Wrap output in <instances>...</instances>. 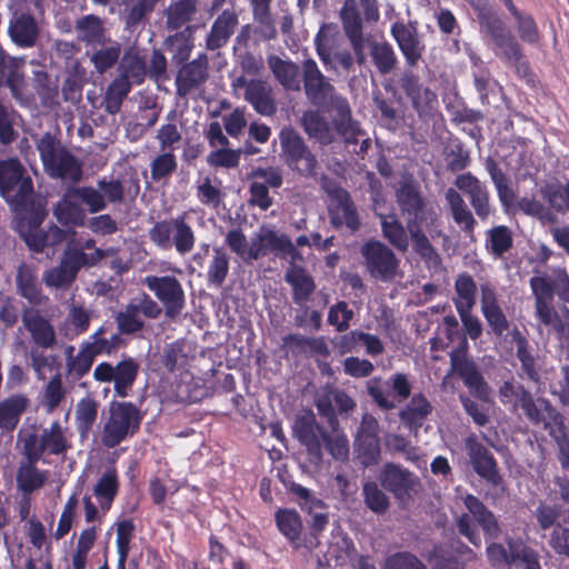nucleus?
I'll use <instances>...</instances> for the list:
<instances>
[{"mask_svg": "<svg viewBox=\"0 0 569 569\" xmlns=\"http://www.w3.org/2000/svg\"><path fill=\"white\" fill-rule=\"evenodd\" d=\"M396 200L406 219L413 251L428 270H440L441 256L423 231L426 228L432 239L441 237L448 240V236L439 228L440 217L436 208L422 196L420 187L411 181L400 184L396 191Z\"/></svg>", "mask_w": 569, "mask_h": 569, "instance_id": "nucleus-1", "label": "nucleus"}, {"mask_svg": "<svg viewBox=\"0 0 569 569\" xmlns=\"http://www.w3.org/2000/svg\"><path fill=\"white\" fill-rule=\"evenodd\" d=\"M499 398L503 405L520 409L526 420L533 427H541L558 447L561 468L569 470V427L565 416L545 397H535L523 385L513 379L499 387Z\"/></svg>", "mask_w": 569, "mask_h": 569, "instance_id": "nucleus-2", "label": "nucleus"}, {"mask_svg": "<svg viewBox=\"0 0 569 569\" xmlns=\"http://www.w3.org/2000/svg\"><path fill=\"white\" fill-rule=\"evenodd\" d=\"M343 32L351 46L348 49L331 52L332 39L338 33L335 23H325L315 37L316 52L327 70L350 73L355 63L363 66L367 61L366 37L363 33V19L356 0H345L339 11Z\"/></svg>", "mask_w": 569, "mask_h": 569, "instance_id": "nucleus-3", "label": "nucleus"}, {"mask_svg": "<svg viewBox=\"0 0 569 569\" xmlns=\"http://www.w3.org/2000/svg\"><path fill=\"white\" fill-rule=\"evenodd\" d=\"M390 33L403 56L407 67L410 68L400 74L399 87L418 117L425 121L430 120L438 108V96L431 88L425 86L420 81V77L411 70L421 60L426 46L413 23L396 21L391 24Z\"/></svg>", "mask_w": 569, "mask_h": 569, "instance_id": "nucleus-4", "label": "nucleus"}, {"mask_svg": "<svg viewBox=\"0 0 569 569\" xmlns=\"http://www.w3.org/2000/svg\"><path fill=\"white\" fill-rule=\"evenodd\" d=\"M529 286L535 299L536 319L543 326L552 327L562 332L563 322L553 307L555 296L563 303H569V276L565 269L558 270L553 276L543 272L533 276Z\"/></svg>", "mask_w": 569, "mask_h": 569, "instance_id": "nucleus-5", "label": "nucleus"}, {"mask_svg": "<svg viewBox=\"0 0 569 569\" xmlns=\"http://www.w3.org/2000/svg\"><path fill=\"white\" fill-rule=\"evenodd\" d=\"M33 180L17 157L0 160V196L18 214L34 207Z\"/></svg>", "mask_w": 569, "mask_h": 569, "instance_id": "nucleus-6", "label": "nucleus"}, {"mask_svg": "<svg viewBox=\"0 0 569 569\" xmlns=\"http://www.w3.org/2000/svg\"><path fill=\"white\" fill-rule=\"evenodd\" d=\"M44 172L51 179L77 183L83 177L82 163L50 132H46L36 143Z\"/></svg>", "mask_w": 569, "mask_h": 569, "instance_id": "nucleus-7", "label": "nucleus"}, {"mask_svg": "<svg viewBox=\"0 0 569 569\" xmlns=\"http://www.w3.org/2000/svg\"><path fill=\"white\" fill-rule=\"evenodd\" d=\"M449 341H458V346L449 352L450 373L462 380L471 395L486 400L489 396V386L480 372L477 363L468 355L469 343L466 333L459 327L446 330Z\"/></svg>", "mask_w": 569, "mask_h": 569, "instance_id": "nucleus-8", "label": "nucleus"}, {"mask_svg": "<svg viewBox=\"0 0 569 569\" xmlns=\"http://www.w3.org/2000/svg\"><path fill=\"white\" fill-rule=\"evenodd\" d=\"M533 518L540 538L556 555L569 559V515L561 506L540 502Z\"/></svg>", "mask_w": 569, "mask_h": 569, "instance_id": "nucleus-9", "label": "nucleus"}, {"mask_svg": "<svg viewBox=\"0 0 569 569\" xmlns=\"http://www.w3.org/2000/svg\"><path fill=\"white\" fill-rule=\"evenodd\" d=\"M142 418L140 409L133 402L111 401L109 416L101 431V443L112 449L132 438L139 432Z\"/></svg>", "mask_w": 569, "mask_h": 569, "instance_id": "nucleus-10", "label": "nucleus"}, {"mask_svg": "<svg viewBox=\"0 0 569 569\" xmlns=\"http://www.w3.org/2000/svg\"><path fill=\"white\" fill-rule=\"evenodd\" d=\"M463 505L468 512L461 513L456 526L458 532L466 537L476 547L481 545V537L472 519L482 529L488 539H497L500 536V526L495 513L476 496L468 493L463 498Z\"/></svg>", "mask_w": 569, "mask_h": 569, "instance_id": "nucleus-11", "label": "nucleus"}, {"mask_svg": "<svg viewBox=\"0 0 569 569\" xmlns=\"http://www.w3.org/2000/svg\"><path fill=\"white\" fill-rule=\"evenodd\" d=\"M280 159L291 171L301 177H316L319 162L305 139L291 126L283 127L279 132Z\"/></svg>", "mask_w": 569, "mask_h": 569, "instance_id": "nucleus-12", "label": "nucleus"}, {"mask_svg": "<svg viewBox=\"0 0 569 569\" xmlns=\"http://www.w3.org/2000/svg\"><path fill=\"white\" fill-rule=\"evenodd\" d=\"M149 238L153 244L162 250L174 247L176 251L184 256L191 252L196 244V234L187 222V214L157 221L149 230Z\"/></svg>", "mask_w": 569, "mask_h": 569, "instance_id": "nucleus-13", "label": "nucleus"}, {"mask_svg": "<svg viewBox=\"0 0 569 569\" xmlns=\"http://www.w3.org/2000/svg\"><path fill=\"white\" fill-rule=\"evenodd\" d=\"M367 393L378 408L390 411L397 407V402L407 400L411 395V382L402 372L393 373L388 380L382 377H373L366 383Z\"/></svg>", "mask_w": 569, "mask_h": 569, "instance_id": "nucleus-14", "label": "nucleus"}, {"mask_svg": "<svg viewBox=\"0 0 569 569\" xmlns=\"http://www.w3.org/2000/svg\"><path fill=\"white\" fill-rule=\"evenodd\" d=\"M23 455H30L32 460L41 459L44 453L50 456L64 455L71 442L66 436V429L59 420L53 421L49 428L42 429L40 435L29 433L22 441Z\"/></svg>", "mask_w": 569, "mask_h": 569, "instance_id": "nucleus-15", "label": "nucleus"}, {"mask_svg": "<svg viewBox=\"0 0 569 569\" xmlns=\"http://www.w3.org/2000/svg\"><path fill=\"white\" fill-rule=\"evenodd\" d=\"M139 369L134 358L123 357L116 366L107 361L100 362L93 370V379L100 383L113 382L114 395L126 398L132 390Z\"/></svg>", "mask_w": 569, "mask_h": 569, "instance_id": "nucleus-16", "label": "nucleus"}, {"mask_svg": "<svg viewBox=\"0 0 569 569\" xmlns=\"http://www.w3.org/2000/svg\"><path fill=\"white\" fill-rule=\"evenodd\" d=\"M162 308L148 293L141 292L131 299L116 316V322L121 335H134L144 328L141 315L148 319H157L161 316Z\"/></svg>", "mask_w": 569, "mask_h": 569, "instance_id": "nucleus-17", "label": "nucleus"}, {"mask_svg": "<svg viewBox=\"0 0 569 569\" xmlns=\"http://www.w3.org/2000/svg\"><path fill=\"white\" fill-rule=\"evenodd\" d=\"M142 283L154 293L162 303L164 315L174 319L186 306V295L181 282L174 276H147Z\"/></svg>", "mask_w": 569, "mask_h": 569, "instance_id": "nucleus-18", "label": "nucleus"}, {"mask_svg": "<svg viewBox=\"0 0 569 569\" xmlns=\"http://www.w3.org/2000/svg\"><path fill=\"white\" fill-rule=\"evenodd\" d=\"M466 450L475 472L493 489L503 495L507 490L498 462L490 450L476 436L466 439Z\"/></svg>", "mask_w": 569, "mask_h": 569, "instance_id": "nucleus-19", "label": "nucleus"}, {"mask_svg": "<svg viewBox=\"0 0 569 569\" xmlns=\"http://www.w3.org/2000/svg\"><path fill=\"white\" fill-rule=\"evenodd\" d=\"M368 272L376 279L391 281L398 271L399 260L395 252L378 240H369L361 248Z\"/></svg>", "mask_w": 569, "mask_h": 569, "instance_id": "nucleus-20", "label": "nucleus"}, {"mask_svg": "<svg viewBox=\"0 0 569 569\" xmlns=\"http://www.w3.org/2000/svg\"><path fill=\"white\" fill-rule=\"evenodd\" d=\"M353 447L365 467H371L379 462L381 455L379 422L372 415L365 413L362 416Z\"/></svg>", "mask_w": 569, "mask_h": 569, "instance_id": "nucleus-21", "label": "nucleus"}, {"mask_svg": "<svg viewBox=\"0 0 569 569\" xmlns=\"http://www.w3.org/2000/svg\"><path fill=\"white\" fill-rule=\"evenodd\" d=\"M379 481L382 488L400 502L410 499L416 487L420 486L419 478L413 472L392 462L383 465Z\"/></svg>", "mask_w": 569, "mask_h": 569, "instance_id": "nucleus-22", "label": "nucleus"}, {"mask_svg": "<svg viewBox=\"0 0 569 569\" xmlns=\"http://www.w3.org/2000/svg\"><path fill=\"white\" fill-rule=\"evenodd\" d=\"M333 201L329 207L330 223L336 229L346 226L351 232L359 230L361 222L350 193L338 184L327 190Z\"/></svg>", "mask_w": 569, "mask_h": 569, "instance_id": "nucleus-23", "label": "nucleus"}, {"mask_svg": "<svg viewBox=\"0 0 569 569\" xmlns=\"http://www.w3.org/2000/svg\"><path fill=\"white\" fill-rule=\"evenodd\" d=\"M302 81L305 93L315 106L327 104L336 92L333 84L320 71L312 58L306 59L302 62Z\"/></svg>", "mask_w": 569, "mask_h": 569, "instance_id": "nucleus-24", "label": "nucleus"}, {"mask_svg": "<svg viewBox=\"0 0 569 569\" xmlns=\"http://www.w3.org/2000/svg\"><path fill=\"white\" fill-rule=\"evenodd\" d=\"M209 77V60L206 53H199L198 57L178 69L174 84L179 97L186 98L192 91L202 87Z\"/></svg>", "mask_w": 569, "mask_h": 569, "instance_id": "nucleus-25", "label": "nucleus"}, {"mask_svg": "<svg viewBox=\"0 0 569 569\" xmlns=\"http://www.w3.org/2000/svg\"><path fill=\"white\" fill-rule=\"evenodd\" d=\"M117 78L132 87L141 86L148 78L147 56L138 47L127 48L117 67Z\"/></svg>", "mask_w": 569, "mask_h": 569, "instance_id": "nucleus-26", "label": "nucleus"}, {"mask_svg": "<svg viewBox=\"0 0 569 569\" xmlns=\"http://www.w3.org/2000/svg\"><path fill=\"white\" fill-rule=\"evenodd\" d=\"M22 323L37 347L51 349L57 345V335L52 323L39 310L26 309L22 313Z\"/></svg>", "mask_w": 569, "mask_h": 569, "instance_id": "nucleus-27", "label": "nucleus"}, {"mask_svg": "<svg viewBox=\"0 0 569 569\" xmlns=\"http://www.w3.org/2000/svg\"><path fill=\"white\" fill-rule=\"evenodd\" d=\"M456 187L466 193L477 216L485 220L489 217V192L486 186L471 172L462 173L456 178Z\"/></svg>", "mask_w": 569, "mask_h": 569, "instance_id": "nucleus-28", "label": "nucleus"}, {"mask_svg": "<svg viewBox=\"0 0 569 569\" xmlns=\"http://www.w3.org/2000/svg\"><path fill=\"white\" fill-rule=\"evenodd\" d=\"M238 24L239 18L236 11L224 9L213 20L211 28L206 36V49L209 51H216L226 47Z\"/></svg>", "mask_w": 569, "mask_h": 569, "instance_id": "nucleus-29", "label": "nucleus"}, {"mask_svg": "<svg viewBox=\"0 0 569 569\" xmlns=\"http://www.w3.org/2000/svg\"><path fill=\"white\" fill-rule=\"evenodd\" d=\"M336 117L332 120L336 131L341 136L345 142L358 144L360 138L366 133L358 121L353 120L349 102L346 98H337L333 104Z\"/></svg>", "mask_w": 569, "mask_h": 569, "instance_id": "nucleus-30", "label": "nucleus"}, {"mask_svg": "<svg viewBox=\"0 0 569 569\" xmlns=\"http://www.w3.org/2000/svg\"><path fill=\"white\" fill-rule=\"evenodd\" d=\"M293 432L297 439L306 446L310 455L319 457L321 455L323 427L317 423L312 412L298 416L295 420Z\"/></svg>", "mask_w": 569, "mask_h": 569, "instance_id": "nucleus-31", "label": "nucleus"}, {"mask_svg": "<svg viewBox=\"0 0 569 569\" xmlns=\"http://www.w3.org/2000/svg\"><path fill=\"white\" fill-rule=\"evenodd\" d=\"M432 410L431 402L422 392L415 393L400 410L399 419L410 432L418 435Z\"/></svg>", "mask_w": 569, "mask_h": 569, "instance_id": "nucleus-32", "label": "nucleus"}, {"mask_svg": "<svg viewBox=\"0 0 569 569\" xmlns=\"http://www.w3.org/2000/svg\"><path fill=\"white\" fill-rule=\"evenodd\" d=\"M8 87L11 96L20 101H26L23 90L26 87L24 76L20 70L17 60L6 53L0 47V87Z\"/></svg>", "mask_w": 569, "mask_h": 569, "instance_id": "nucleus-33", "label": "nucleus"}, {"mask_svg": "<svg viewBox=\"0 0 569 569\" xmlns=\"http://www.w3.org/2000/svg\"><path fill=\"white\" fill-rule=\"evenodd\" d=\"M74 31L77 40L87 48H96L110 37L108 36L102 18L96 14H86L76 20Z\"/></svg>", "mask_w": 569, "mask_h": 569, "instance_id": "nucleus-34", "label": "nucleus"}, {"mask_svg": "<svg viewBox=\"0 0 569 569\" xmlns=\"http://www.w3.org/2000/svg\"><path fill=\"white\" fill-rule=\"evenodd\" d=\"M243 98L261 116L271 117L277 111V106L272 98V88L264 80L250 79Z\"/></svg>", "mask_w": 569, "mask_h": 569, "instance_id": "nucleus-35", "label": "nucleus"}, {"mask_svg": "<svg viewBox=\"0 0 569 569\" xmlns=\"http://www.w3.org/2000/svg\"><path fill=\"white\" fill-rule=\"evenodd\" d=\"M53 214L56 219L66 227H82L86 220V212L80 204L79 198L68 188L61 199L54 204Z\"/></svg>", "mask_w": 569, "mask_h": 569, "instance_id": "nucleus-36", "label": "nucleus"}, {"mask_svg": "<svg viewBox=\"0 0 569 569\" xmlns=\"http://www.w3.org/2000/svg\"><path fill=\"white\" fill-rule=\"evenodd\" d=\"M16 287L18 295L32 305H40L44 298L34 266L24 262L18 266Z\"/></svg>", "mask_w": 569, "mask_h": 569, "instance_id": "nucleus-37", "label": "nucleus"}, {"mask_svg": "<svg viewBox=\"0 0 569 569\" xmlns=\"http://www.w3.org/2000/svg\"><path fill=\"white\" fill-rule=\"evenodd\" d=\"M286 282L292 289V300L302 306L309 301L316 290V282L311 274L300 266L292 264L284 273Z\"/></svg>", "mask_w": 569, "mask_h": 569, "instance_id": "nucleus-38", "label": "nucleus"}, {"mask_svg": "<svg viewBox=\"0 0 569 569\" xmlns=\"http://www.w3.org/2000/svg\"><path fill=\"white\" fill-rule=\"evenodd\" d=\"M198 0L171 1L164 9L166 29L178 32L182 27H188L198 13Z\"/></svg>", "mask_w": 569, "mask_h": 569, "instance_id": "nucleus-39", "label": "nucleus"}, {"mask_svg": "<svg viewBox=\"0 0 569 569\" xmlns=\"http://www.w3.org/2000/svg\"><path fill=\"white\" fill-rule=\"evenodd\" d=\"M91 49L92 53L89 60L98 74H104L112 68L118 67L122 56V47L119 41L109 38Z\"/></svg>", "mask_w": 569, "mask_h": 569, "instance_id": "nucleus-40", "label": "nucleus"}, {"mask_svg": "<svg viewBox=\"0 0 569 569\" xmlns=\"http://www.w3.org/2000/svg\"><path fill=\"white\" fill-rule=\"evenodd\" d=\"M367 48L369 49L372 64L380 74H389L397 68L398 57L393 47L387 40L378 41L366 38Z\"/></svg>", "mask_w": 569, "mask_h": 569, "instance_id": "nucleus-41", "label": "nucleus"}, {"mask_svg": "<svg viewBox=\"0 0 569 569\" xmlns=\"http://www.w3.org/2000/svg\"><path fill=\"white\" fill-rule=\"evenodd\" d=\"M30 219H28V226L22 219L19 223V232L21 238L24 240L28 248L37 253H40L48 247V236L46 231L40 228L41 222L44 219V213L40 210H32Z\"/></svg>", "mask_w": 569, "mask_h": 569, "instance_id": "nucleus-42", "label": "nucleus"}, {"mask_svg": "<svg viewBox=\"0 0 569 569\" xmlns=\"http://www.w3.org/2000/svg\"><path fill=\"white\" fill-rule=\"evenodd\" d=\"M29 403L30 400L24 393L12 395L0 401V429L9 432L13 431Z\"/></svg>", "mask_w": 569, "mask_h": 569, "instance_id": "nucleus-43", "label": "nucleus"}, {"mask_svg": "<svg viewBox=\"0 0 569 569\" xmlns=\"http://www.w3.org/2000/svg\"><path fill=\"white\" fill-rule=\"evenodd\" d=\"M268 66L276 80L288 91L300 90V68L291 60L278 56L268 57Z\"/></svg>", "mask_w": 569, "mask_h": 569, "instance_id": "nucleus-44", "label": "nucleus"}, {"mask_svg": "<svg viewBox=\"0 0 569 569\" xmlns=\"http://www.w3.org/2000/svg\"><path fill=\"white\" fill-rule=\"evenodd\" d=\"M27 462L21 463L17 470V486L23 493H32L42 488L48 479V471L40 470L37 462L40 459L32 460L30 455H23Z\"/></svg>", "mask_w": 569, "mask_h": 569, "instance_id": "nucleus-45", "label": "nucleus"}, {"mask_svg": "<svg viewBox=\"0 0 569 569\" xmlns=\"http://www.w3.org/2000/svg\"><path fill=\"white\" fill-rule=\"evenodd\" d=\"M260 233L264 248V256L268 252H272L280 259L289 258L292 263L302 258L299 250L295 247L293 242L286 233L278 234L273 230H266L264 232Z\"/></svg>", "mask_w": 569, "mask_h": 569, "instance_id": "nucleus-46", "label": "nucleus"}, {"mask_svg": "<svg viewBox=\"0 0 569 569\" xmlns=\"http://www.w3.org/2000/svg\"><path fill=\"white\" fill-rule=\"evenodd\" d=\"M12 41L20 48H31L39 37V27L36 19L28 13H21L9 27Z\"/></svg>", "mask_w": 569, "mask_h": 569, "instance_id": "nucleus-47", "label": "nucleus"}, {"mask_svg": "<svg viewBox=\"0 0 569 569\" xmlns=\"http://www.w3.org/2000/svg\"><path fill=\"white\" fill-rule=\"evenodd\" d=\"M119 492V479L116 469L106 470L98 479L93 495L96 496L102 512H107Z\"/></svg>", "mask_w": 569, "mask_h": 569, "instance_id": "nucleus-48", "label": "nucleus"}, {"mask_svg": "<svg viewBox=\"0 0 569 569\" xmlns=\"http://www.w3.org/2000/svg\"><path fill=\"white\" fill-rule=\"evenodd\" d=\"M282 348L293 356L302 355L307 349L316 355H328V347L322 338H310L298 333L284 336L282 338Z\"/></svg>", "mask_w": 569, "mask_h": 569, "instance_id": "nucleus-49", "label": "nucleus"}, {"mask_svg": "<svg viewBox=\"0 0 569 569\" xmlns=\"http://www.w3.org/2000/svg\"><path fill=\"white\" fill-rule=\"evenodd\" d=\"M446 200L449 204L452 218L466 233H472L476 220L458 191L450 188L446 192Z\"/></svg>", "mask_w": 569, "mask_h": 569, "instance_id": "nucleus-50", "label": "nucleus"}, {"mask_svg": "<svg viewBox=\"0 0 569 569\" xmlns=\"http://www.w3.org/2000/svg\"><path fill=\"white\" fill-rule=\"evenodd\" d=\"M193 28L188 26L183 31H178L166 39L167 48L172 52V61L182 66L189 62L188 59L193 49L191 33Z\"/></svg>", "mask_w": 569, "mask_h": 569, "instance_id": "nucleus-51", "label": "nucleus"}, {"mask_svg": "<svg viewBox=\"0 0 569 569\" xmlns=\"http://www.w3.org/2000/svg\"><path fill=\"white\" fill-rule=\"evenodd\" d=\"M33 89L44 108L59 106V87L46 71H37L33 77Z\"/></svg>", "mask_w": 569, "mask_h": 569, "instance_id": "nucleus-52", "label": "nucleus"}, {"mask_svg": "<svg viewBox=\"0 0 569 569\" xmlns=\"http://www.w3.org/2000/svg\"><path fill=\"white\" fill-rule=\"evenodd\" d=\"M132 88L133 87L128 82L116 77L106 88L102 98L104 110L111 116L119 113L123 101L127 99Z\"/></svg>", "mask_w": 569, "mask_h": 569, "instance_id": "nucleus-53", "label": "nucleus"}, {"mask_svg": "<svg viewBox=\"0 0 569 569\" xmlns=\"http://www.w3.org/2000/svg\"><path fill=\"white\" fill-rule=\"evenodd\" d=\"M99 403L86 397L79 400L76 408V426L81 438H87L98 418Z\"/></svg>", "mask_w": 569, "mask_h": 569, "instance_id": "nucleus-54", "label": "nucleus"}, {"mask_svg": "<svg viewBox=\"0 0 569 569\" xmlns=\"http://www.w3.org/2000/svg\"><path fill=\"white\" fill-rule=\"evenodd\" d=\"M278 530L292 543L300 540L302 521L300 515L293 509H278L274 515Z\"/></svg>", "mask_w": 569, "mask_h": 569, "instance_id": "nucleus-55", "label": "nucleus"}, {"mask_svg": "<svg viewBox=\"0 0 569 569\" xmlns=\"http://www.w3.org/2000/svg\"><path fill=\"white\" fill-rule=\"evenodd\" d=\"M67 397L61 373L57 372L46 383L42 390L40 406L47 413H52Z\"/></svg>", "mask_w": 569, "mask_h": 569, "instance_id": "nucleus-56", "label": "nucleus"}, {"mask_svg": "<svg viewBox=\"0 0 569 569\" xmlns=\"http://www.w3.org/2000/svg\"><path fill=\"white\" fill-rule=\"evenodd\" d=\"M72 352L73 347L70 346L67 350V372L76 379H81L90 371L96 356L83 342L81 343L80 350L76 356H72Z\"/></svg>", "mask_w": 569, "mask_h": 569, "instance_id": "nucleus-57", "label": "nucleus"}, {"mask_svg": "<svg viewBox=\"0 0 569 569\" xmlns=\"http://www.w3.org/2000/svg\"><path fill=\"white\" fill-rule=\"evenodd\" d=\"M365 506L378 516L385 515L390 508V499L376 481L369 480L362 485Z\"/></svg>", "mask_w": 569, "mask_h": 569, "instance_id": "nucleus-58", "label": "nucleus"}, {"mask_svg": "<svg viewBox=\"0 0 569 569\" xmlns=\"http://www.w3.org/2000/svg\"><path fill=\"white\" fill-rule=\"evenodd\" d=\"M381 230L383 237L393 246L397 250L406 252L409 247V239L407 234V227L395 216H385L381 218Z\"/></svg>", "mask_w": 569, "mask_h": 569, "instance_id": "nucleus-59", "label": "nucleus"}, {"mask_svg": "<svg viewBox=\"0 0 569 569\" xmlns=\"http://www.w3.org/2000/svg\"><path fill=\"white\" fill-rule=\"evenodd\" d=\"M495 48L498 50L497 54H500L510 66L516 67L519 72L526 73L529 70V63L523 60L522 48L513 34L501 40Z\"/></svg>", "mask_w": 569, "mask_h": 569, "instance_id": "nucleus-60", "label": "nucleus"}, {"mask_svg": "<svg viewBox=\"0 0 569 569\" xmlns=\"http://www.w3.org/2000/svg\"><path fill=\"white\" fill-rule=\"evenodd\" d=\"M455 290L457 293V298L455 299L456 310L461 308L473 309L477 297V284L469 273L462 272L458 274L455 281Z\"/></svg>", "mask_w": 569, "mask_h": 569, "instance_id": "nucleus-61", "label": "nucleus"}, {"mask_svg": "<svg viewBox=\"0 0 569 569\" xmlns=\"http://www.w3.org/2000/svg\"><path fill=\"white\" fill-rule=\"evenodd\" d=\"M512 244V233L508 227L497 226L487 231L486 248L493 257L501 258Z\"/></svg>", "mask_w": 569, "mask_h": 569, "instance_id": "nucleus-62", "label": "nucleus"}, {"mask_svg": "<svg viewBox=\"0 0 569 569\" xmlns=\"http://www.w3.org/2000/svg\"><path fill=\"white\" fill-rule=\"evenodd\" d=\"M87 82V72L79 63L69 72L62 84V97L64 101L79 102L82 97V89Z\"/></svg>", "mask_w": 569, "mask_h": 569, "instance_id": "nucleus-63", "label": "nucleus"}, {"mask_svg": "<svg viewBox=\"0 0 569 569\" xmlns=\"http://www.w3.org/2000/svg\"><path fill=\"white\" fill-rule=\"evenodd\" d=\"M229 272V257L221 248H213L212 259L208 266L207 281L209 286L219 288Z\"/></svg>", "mask_w": 569, "mask_h": 569, "instance_id": "nucleus-64", "label": "nucleus"}]
</instances>
